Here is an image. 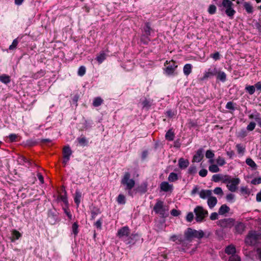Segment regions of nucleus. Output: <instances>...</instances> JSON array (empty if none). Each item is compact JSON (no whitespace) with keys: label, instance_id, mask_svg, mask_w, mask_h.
<instances>
[{"label":"nucleus","instance_id":"f257e3e1","mask_svg":"<svg viewBox=\"0 0 261 261\" xmlns=\"http://www.w3.org/2000/svg\"><path fill=\"white\" fill-rule=\"evenodd\" d=\"M222 2L221 4H217L219 8H221V10L223 11L226 15L230 18H233L236 11L233 8V4L230 0H222Z\"/></svg>","mask_w":261,"mask_h":261},{"label":"nucleus","instance_id":"f03ea898","mask_svg":"<svg viewBox=\"0 0 261 261\" xmlns=\"http://www.w3.org/2000/svg\"><path fill=\"white\" fill-rule=\"evenodd\" d=\"M153 210L155 213L159 215L161 217L165 218L168 216V208L164 205V202L161 200H158L155 204Z\"/></svg>","mask_w":261,"mask_h":261},{"label":"nucleus","instance_id":"7ed1b4c3","mask_svg":"<svg viewBox=\"0 0 261 261\" xmlns=\"http://www.w3.org/2000/svg\"><path fill=\"white\" fill-rule=\"evenodd\" d=\"M184 236L192 241L193 238L200 239L203 238L204 232L202 230H196L191 228H188L184 232Z\"/></svg>","mask_w":261,"mask_h":261},{"label":"nucleus","instance_id":"20e7f679","mask_svg":"<svg viewBox=\"0 0 261 261\" xmlns=\"http://www.w3.org/2000/svg\"><path fill=\"white\" fill-rule=\"evenodd\" d=\"M261 239V234L255 231H249L245 239V243L248 245H255Z\"/></svg>","mask_w":261,"mask_h":261},{"label":"nucleus","instance_id":"39448f33","mask_svg":"<svg viewBox=\"0 0 261 261\" xmlns=\"http://www.w3.org/2000/svg\"><path fill=\"white\" fill-rule=\"evenodd\" d=\"M130 175L129 172H125L123 178L121 179L122 185L125 186V190H128V194L132 195L130 190L133 188L135 185V181L133 179H130Z\"/></svg>","mask_w":261,"mask_h":261},{"label":"nucleus","instance_id":"423d86ee","mask_svg":"<svg viewBox=\"0 0 261 261\" xmlns=\"http://www.w3.org/2000/svg\"><path fill=\"white\" fill-rule=\"evenodd\" d=\"M194 212L195 214V219L197 222H201L208 215L207 210L203 208L201 206H197L194 208Z\"/></svg>","mask_w":261,"mask_h":261},{"label":"nucleus","instance_id":"0eeeda50","mask_svg":"<svg viewBox=\"0 0 261 261\" xmlns=\"http://www.w3.org/2000/svg\"><path fill=\"white\" fill-rule=\"evenodd\" d=\"M192 240L190 239H188L186 237H182L179 242H176V244L180 245L178 248V250L181 252H186L191 246Z\"/></svg>","mask_w":261,"mask_h":261},{"label":"nucleus","instance_id":"6e6552de","mask_svg":"<svg viewBox=\"0 0 261 261\" xmlns=\"http://www.w3.org/2000/svg\"><path fill=\"white\" fill-rule=\"evenodd\" d=\"M217 74V69L216 67H211L205 71L202 77L199 78L200 81H204L208 78H211Z\"/></svg>","mask_w":261,"mask_h":261},{"label":"nucleus","instance_id":"1a4fd4ad","mask_svg":"<svg viewBox=\"0 0 261 261\" xmlns=\"http://www.w3.org/2000/svg\"><path fill=\"white\" fill-rule=\"evenodd\" d=\"M234 221L232 218H225L219 220L217 224L222 228H231L234 225Z\"/></svg>","mask_w":261,"mask_h":261},{"label":"nucleus","instance_id":"9d476101","mask_svg":"<svg viewBox=\"0 0 261 261\" xmlns=\"http://www.w3.org/2000/svg\"><path fill=\"white\" fill-rule=\"evenodd\" d=\"M151 30V29L149 23H145V25L144 28V34L141 38V41L145 44H147L150 41L148 36L150 35Z\"/></svg>","mask_w":261,"mask_h":261},{"label":"nucleus","instance_id":"9b49d317","mask_svg":"<svg viewBox=\"0 0 261 261\" xmlns=\"http://www.w3.org/2000/svg\"><path fill=\"white\" fill-rule=\"evenodd\" d=\"M166 64L168 65L165 69L166 73L167 75L172 74L174 73L176 68H177V65H176V63L173 60L169 62H168V61H167L165 63V66Z\"/></svg>","mask_w":261,"mask_h":261},{"label":"nucleus","instance_id":"f8f14e48","mask_svg":"<svg viewBox=\"0 0 261 261\" xmlns=\"http://www.w3.org/2000/svg\"><path fill=\"white\" fill-rule=\"evenodd\" d=\"M240 182V180L239 178H232V180L226 185L228 189L231 192H234L238 189V186Z\"/></svg>","mask_w":261,"mask_h":261},{"label":"nucleus","instance_id":"ddd939ff","mask_svg":"<svg viewBox=\"0 0 261 261\" xmlns=\"http://www.w3.org/2000/svg\"><path fill=\"white\" fill-rule=\"evenodd\" d=\"M130 234V229L127 226L119 229L117 231V236L119 238L128 237Z\"/></svg>","mask_w":261,"mask_h":261},{"label":"nucleus","instance_id":"4468645a","mask_svg":"<svg viewBox=\"0 0 261 261\" xmlns=\"http://www.w3.org/2000/svg\"><path fill=\"white\" fill-rule=\"evenodd\" d=\"M203 149L202 148L198 149L193 156V161L195 162H200L203 158Z\"/></svg>","mask_w":261,"mask_h":261},{"label":"nucleus","instance_id":"2eb2a0df","mask_svg":"<svg viewBox=\"0 0 261 261\" xmlns=\"http://www.w3.org/2000/svg\"><path fill=\"white\" fill-rule=\"evenodd\" d=\"M199 194L201 198L203 199H208L212 196V191L210 190H202L199 192Z\"/></svg>","mask_w":261,"mask_h":261},{"label":"nucleus","instance_id":"dca6fc26","mask_svg":"<svg viewBox=\"0 0 261 261\" xmlns=\"http://www.w3.org/2000/svg\"><path fill=\"white\" fill-rule=\"evenodd\" d=\"M160 188L162 191L168 192L172 190L173 186L170 185L168 182L164 181L161 184Z\"/></svg>","mask_w":261,"mask_h":261},{"label":"nucleus","instance_id":"f3484780","mask_svg":"<svg viewBox=\"0 0 261 261\" xmlns=\"http://www.w3.org/2000/svg\"><path fill=\"white\" fill-rule=\"evenodd\" d=\"M82 196V193L79 190H76L75 191V193L74 201V202L75 203L77 207L79 206V205L81 203Z\"/></svg>","mask_w":261,"mask_h":261},{"label":"nucleus","instance_id":"a211bd4d","mask_svg":"<svg viewBox=\"0 0 261 261\" xmlns=\"http://www.w3.org/2000/svg\"><path fill=\"white\" fill-rule=\"evenodd\" d=\"M217 201L216 197L211 196L207 199V205L212 209L217 204Z\"/></svg>","mask_w":261,"mask_h":261},{"label":"nucleus","instance_id":"6ab92c4d","mask_svg":"<svg viewBox=\"0 0 261 261\" xmlns=\"http://www.w3.org/2000/svg\"><path fill=\"white\" fill-rule=\"evenodd\" d=\"M236 232L238 233H242L245 228V224L242 222H238L235 225Z\"/></svg>","mask_w":261,"mask_h":261},{"label":"nucleus","instance_id":"aec40b11","mask_svg":"<svg viewBox=\"0 0 261 261\" xmlns=\"http://www.w3.org/2000/svg\"><path fill=\"white\" fill-rule=\"evenodd\" d=\"M147 190V184L146 182L142 184L141 185L138 186L136 191L137 192L140 193L141 194L145 193Z\"/></svg>","mask_w":261,"mask_h":261},{"label":"nucleus","instance_id":"412c9836","mask_svg":"<svg viewBox=\"0 0 261 261\" xmlns=\"http://www.w3.org/2000/svg\"><path fill=\"white\" fill-rule=\"evenodd\" d=\"M189 164V161L183 158H180L178 160V166L180 169L186 168Z\"/></svg>","mask_w":261,"mask_h":261},{"label":"nucleus","instance_id":"4be33fe9","mask_svg":"<svg viewBox=\"0 0 261 261\" xmlns=\"http://www.w3.org/2000/svg\"><path fill=\"white\" fill-rule=\"evenodd\" d=\"M230 211V208L226 204H223L219 208L218 211V214L221 215L225 214L228 213Z\"/></svg>","mask_w":261,"mask_h":261},{"label":"nucleus","instance_id":"5701e85b","mask_svg":"<svg viewBox=\"0 0 261 261\" xmlns=\"http://www.w3.org/2000/svg\"><path fill=\"white\" fill-rule=\"evenodd\" d=\"M225 251L227 254L233 255L236 254V249L233 245H230L226 247Z\"/></svg>","mask_w":261,"mask_h":261},{"label":"nucleus","instance_id":"b1692460","mask_svg":"<svg viewBox=\"0 0 261 261\" xmlns=\"http://www.w3.org/2000/svg\"><path fill=\"white\" fill-rule=\"evenodd\" d=\"M217 78L222 82H224L226 80V74L223 71L217 70Z\"/></svg>","mask_w":261,"mask_h":261},{"label":"nucleus","instance_id":"393cba45","mask_svg":"<svg viewBox=\"0 0 261 261\" xmlns=\"http://www.w3.org/2000/svg\"><path fill=\"white\" fill-rule=\"evenodd\" d=\"M72 154V150L69 146H65L63 150V157H70Z\"/></svg>","mask_w":261,"mask_h":261},{"label":"nucleus","instance_id":"a878e982","mask_svg":"<svg viewBox=\"0 0 261 261\" xmlns=\"http://www.w3.org/2000/svg\"><path fill=\"white\" fill-rule=\"evenodd\" d=\"M101 213L99 208L96 207H93L91 211V219L94 220L96 217Z\"/></svg>","mask_w":261,"mask_h":261},{"label":"nucleus","instance_id":"bb28decb","mask_svg":"<svg viewBox=\"0 0 261 261\" xmlns=\"http://www.w3.org/2000/svg\"><path fill=\"white\" fill-rule=\"evenodd\" d=\"M214 156H215V154H214V153L213 152V151L212 150H207L206 151L205 157L207 159H210L209 162L210 163H214L213 158L214 157Z\"/></svg>","mask_w":261,"mask_h":261},{"label":"nucleus","instance_id":"cd10ccee","mask_svg":"<svg viewBox=\"0 0 261 261\" xmlns=\"http://www.w3.org/2000/svg\"><path fill=\"white\" fill-rule=\"evenodd\" d=\"M192 66L190 64H186L183 68L184 73L186 75H189L192 72Z\"/></svg>","mask_w":261,"mask_h":261},{"label":"nucleus","instance_id":"c85d7f7f","mask_svg":"<svg viewBox=\"0 0 261 261\" xmlns=\"http://www.w3.org/2000/svg\"><path fill=\"white\" fill-rule=\"evenodd\" d=\"M103 101V100L101 97H96L94 98L92 105L94 107H97L100 106Z\"/></svg>","mask_w":261,"mask_h":261},{"label":"nucleus","instance_id":"c756f323","mask_svg":"<svg viewBox=\"0 0 261 261\" xmlns=\"http://www.w3.org/2000/svg\"><path fill=\"white\" fill-rule=\"evenodd\" d=\"M0 81L5 84H8L10 82V77L7 74H2L0 75Z\"/></svg>","mask_w":261,"mask_h":261},{"label":"nucleus","instance_id":"7c9ffc66","mask_svg":"<svg viewBox=\"0 0 261 261\" xmlns=\"http://www.w3.org/2000/svg\"><path fill=\"white\" fill-rule=\"evenodd\" d=\"M174 133L171 129H169L166 134L165 138L168 141H173L174 138Z\"/></svg>","mask_w":261,"mask_h":261},{"label":"nucleus","instance_id":"2f4dec72","mask_svg":"<svg viewBox=\"0 0 261 261\" xmlns=\"http://www.w3.org/2000/svg\"><path fill=\"white\" fill-rule=\"evenodd\" d=\"M106 53L102 51L96 57V59L99 64H101L106 59Z\"/></svg>","mask_w":261,"mask_h":261},{"label":"nucleus","instance_id":"473e14b6","mask_svg":"<svg viewBox=\"0 0 261 261\" xmlns=\"http://www.w3.org/2000/svg\"><path fill=\"white\" fill-rule=\"evenodd\" d=\"M243 6L248 13H252L253 12V8L250 3L245 2L243 4Z\"/></svg>","mask_w":261,"mask_h":261},{"label":"nucleus","instance_id":"72a5a7b5","mask_svg":"<svg viewBox=\"0 0 261 261\" xmlns=\"http://www.w3.org/2000/svg\"><path fill=\"white\" fill-rule=\"evenodd\" d=\"M182 237H183L182 236L181 234H178V235L173 234L170 237V240H171L174 242H175L176 243V242H179L180 241L182 238Z\"/></svg>","mask_w":261,"mask_h":261},{"label":"nucleus","instance_id":"f704fd0d","mask_svg":"<svg viewBox=\"0 0 261 261\" xmlns=\"http://www.w3.org/2000/svg\"><path fill=\"white\" fill-rule=\"evenodd\" d=\"M79 144L82 146H85L87 145L88 141L85 137H81L77 138Z\"/></svg>","mask_w":261,"mask_h":261},{"label":"nucleus","instance_id":"c9c22d12","mask_svg":"<svg viewBox=\"0 0 261 261\" xmlns=\"http://www.w3.org/2000/svg\"><path fill=\"white\" fill-rule=\"evenodd\" d=\"M246 164L251 167L253 169H256L257 168V165L256 163L250 158H248L246 160Z\"/></svg>","mask_w":261,"mask_h":261},{"label":"nucleus","instance_id":"e433bc0d","mask_svg":"<svg viewBox=\"0 0 261 261\" xmlns=\"http://www.w3.org/2000/svg\"><path fill=\"white\" fill-rule=\"evenodd\" d=\"M142 105L143 108L149 109L152 105V102L150 100L145 98L142 101Z\"/></svg>","mask_w":261,"mask_h":261},{"label":"nucleus","instance_id":"4c0bfd02","mask_svg":"<svg viewBox=\"0 0 261 261\" xmlns=\"http://www.w3.org/2000/svg\"><path fill=\"white\" fill-rule=\"evenodd\" d=\"M168 179L170 182H174L178 179L177 174L174 172H171L168 178Z\"/></svg>","mask_w":261,"mask_h":261},{"label":"nucleus","instance_id":"58836bf2","mask_svg":"<svg viewBox=\"0 0 261 261\" xmlns=\"http://www.w3.org/2000/svg\"><path fill=\"white\" fill-rule=\"evenodd\" d=\"M216 10L217 7L215 5H210L207 9V12L211 15L215 14Z\"/></svg>","mask_w":261,"mask_h":261},{"label":"nucleus","instance_id":"ea45409f","mask_svg":"<svg viewBox=\"0 0 261 261\" xmlns=\"http://www.w3.org/2000/svg\"><path fill=\"white\" fill-rule=\"evenodd\" d=\"M79 225L77 222L73 223L72 226V231L74 234V236H76L77 233H79Z\"/></svg>","mask_w":261,"mask_h":261},{"label":"nucleus","instance_id":"a19ab883","mask_svg":"<svg viewBox=\"0 0 261 261\" xmlns=\"http://www.w3.org/2000/svg\"><path fill=\"white\" fill-rule=\"evenodd\" d=\"M208 170L212 173L218 172L220 171V169L217 165L213 164L209 166Z\"/></svg>","mask_w":261,"mask_h":261},{"label":"nucleus","instance_id":"79ce46f5","mask_svg":"<svg viewBox=\"0 0 261 261\" xmlns=\"http://www.w3.org/2000/svg\"><path fill=\"white\" fill-rule=\"evenodd\" d=\"M12 233L13 238V239H12V241H14L15 240H18L21 236V233L16 230H13Z\"/></svg>","mask_w":261,"mask_h":261},{"label":"nucleus","instance_id":"37998d69","mask_svg":"<svg viewBox=\"0 0 261 261\" xmlns=\"http://www.w3.org/2000/svg\"><path fill=\"white\" fill-rule=\"evenodd\" d=\"M117 202L119 204H125V198L123 195L119 194L117 199Z\"/></svg>","mask_w":261,"mask_h":261},{"label":"nucleus","instance_id":"c03bdc74","mask_svg":"<svg viewBox=\"0 0 261 261\" xmlns=\"http://www.w3.org/2000/svg\"><path fill=\"white\" fill-rule=\"evenodd\" d=\"M236 148L238 153L243 154L245 150V148L240 144H237Z\"/></svg>","mask_w":261,"mask_h":261},{"label":"nucleus","instance_id":"a18cd8bd","mask_svg":"<svg viewBox=\"0 0 261 261\" xmlns=\"http://www.w3.org/2000/svg\"><path fill=\"white\" fill-rule=\"evenodd\" d=\"M245 90L249 94L252 95L255 92V87L254 86H247L245 87Z\"/></svg>","mask_w":261,"mask_h":261},{"label":"nucleus","instance_id":"49530a36","mask_svg":"<svg viewBox=\"0 0 261 261\" xmlns=\"http://www.w3.org/2000/svg\"><path fill=\"white\" fill-rule=\"evenodd\" d=\"M216 162L217 164L220 166H222L226 164L225 160L220 156L218 157L216 160Z\"/></svg>","mask_w":261,"mask_h":261},{"label":"nucleus","instance_id":"de8ad7c7","mask_svg":"<svg viewBox=\"0 0 261 261\" xmlns=\"http://www.w3.org/2000/svg\"><path fill=\"white\" fill-rule=\"evenodd\" d=\"M45 74V71L44 70H41L40 71H38V72L35 73L33 75V77L34 79H38L42 76H43Z\"/></svg>","mask_w":261,"mask_h":261},{"label":"nucleus","instance_id":"09e8293b","mask_svg":"<svg viewBox=\"0 0 261 261\" xmlns=\"http://www.w3.org/2000/svg\"><path fill=\"white\" fill-rule=\"evenodd\" d=\"M222 179L223 183L226 184L227 185L232 180V178H231L229 175H225L222 177Z\"/></svg>","mask_w":261,"mask_h":261},{"label":"nucleus","instance_id":"8fccbe9b","mask_svg":"<svg viewBox=\"0 0 261 261\" xmlns=\"http://www.w3.org/2000/svg\"><path fill=\"white\" fill-rule=\"evenodd\" d=\"M86 72V68L84 66H81L78 70V75L82 76H83Z\"/></svg>","mask_w":261,"mask_h":261},{"label":"nucleus","instance_id":"3c124183","mask_svg":"<svg viewBox=\"0 0 261 261\" xmlns=\"http://www.w3.org/2000/svg\"><path fill=\"white\" fill-rule=\"evenodd\" d=\"M222 176L220 174H214L212 176V180L215 182H218L222 179Z\"/></svg>","mask_w":261,"mask_h":261},{"label":"nucleus","instance_id":"603ef678","mask_svg":"<svg viewBox=\"0 0 261 261\" xmlns=\"http://www.w3.org/2000/svg\"><path fill=\"white\" fill-rule=\"evenodd\" d=\"M18 42L17 39L13 40L12 43L10 45L9 49L10 50H13L15 49L18 45Z\"/></svg>","mask_w":261,"mask_h":261},{"label":"nucleus","instance_id":"864d4df0","mask_svg":"<svg viewBox=\"0 0 261 261\" xmlns=\"http://www.w3.org/2000/svg\"><path fill=\"white\" fill-rule=\"evenodd\" d=\"M228 261H241V258L238 255L233 254L229 257Z\"/></svg>","mask_w":261,"mask_h":261},{"label":"nucleus","instance_id":"5fc2aeb1","mask_svg":"<svg viewBox=\"0 0 261 261\" xmlns=\"http://www.w3.org/2000/svg\"><path fill=\"white\" fill-rule=\"evenodd\" d=\"M254 120L257 123L258 125L261 127V116L258 113L255 115Z\"/></svg>","mask_w":261,"mask_h":261},{"label":"nucleus","instance_id":"6e6d98bb","mask_svg":"<svg viewBox=\"0 0 261 261\" xmlns=\"http://www.w3.org/2000/svg\"><path fill=\"white\" fill-rule=\"evenodd\" d=\"M234 103L231 101H229L226 105V108L227 109L231 110L232 111L235 110V107Z\"/></svg>","mask_w":261,"mask_h":261},{"label":"nucleus","instance_id":"4d7b16f0","mask_svg":"<svg viewBox=\"0 0 261 261\" xmlns=\"http://www.w3.org/2000/svg\"><path fill=\"white\" fill-rule=\"evenodd\" d=\"M197 172V169L195 166H191L188 169V173L191 174H194Z\"/></svg>","mask_w":261,"mask_h":261},{"label":"nucleus","instance_id":"13d9d810","mask_svg":"<svg viewBox=\"0 0 261 261\" xmlns=\"http://www.w3.org/2000/svg\"><path fill=\"white\" fill-rule=\"evenodd\" d=\"M256 124L254 122H251L247 126V129L248 131H252L255 127Z\"/></svg>","mask_w":261,"mask_h":261},{"label":"nucleus","instance_id":"bf43d9fd","mask_svg":"<svg viewBox=\"0 0 261 261\" xmlns=\"http://www.w3.org/2000/svg\"><path fill=\"white\" fill-rule=\"evenodd\" d=\"M241 192L244 195H249L250 192L246 187H242L240 189Z\"/></svg>","mask_w":261,"mask_h":261},{"label":"nucleus","instance_id":"052dcab7","mask_svg":"<svg viewBox=\"0 0 261 261\" xmlns=\"http://www.w3.org/2000/svg\"><path fill=\"white\" fill-rule=\"evenodd\" d=\"M251 184L254 185L261 184V176L252 179L251 181Z\"/></svg>","mask_w":261,"mask_h":261},{"label":"nucleus","instance_id":"680f3d73","mask_svg":"<svg viewBox=\"0 0 261 261\" xmlns=\"http://www.w3.org/2000/svg\"><path fill=\"white\" fill-rule=\"evenodd\" d=\"M210 57L215 61L218 60L220 58V55L219 52H216L213 54H211Z\"/></svg>","mask_w":261,"mask_h":261},{"label":"nucleus","instance_id":"e2e57ef3","mask_svg":"<svg viewBox=\"0 0 261 261\" xmlns=\"http://www.w3.org/2000/svg\"><path fill=\"white\" fill-rule=\"evenodd\" d=\"M214 192L217 195H222L223 194L222 189L220 187H217L214 190Z\"/></svg>","mask_w":261,"mask_h":261},{"label":"nucleus","instance_id":"0e129e2a","mask_svg":"<svg viewBox=\"0 0 261 261\" xmlns=\"http://www.w3.org/2000/svg\"><path fill=\"white\" fill-rule=\"evenodd\" d=\"M194 218V215L193 213H189L186 216V220L188 222H191Z\"/></svg>","mask_w":261,"mask_h":261},{"label":"nucleus","instance_id":"69168bd1","mask_svg":"<svg viewBox=\"0 0 261 261\" xmlns=\"http://www.w3.org/2000/svg\"><path fill=\"white\" fill-rule=\"evenodd\" d=\"M101 224H102V219H99L94 223V226L96 228H97L99 229H101Z\"/></svg>","mask_w":261,"mask_h":261},{"label":"nucleus","instance_id":"338daca9","mask_svg":"<svg viewBox=\"0 0 261 261\" xmlns=\"http://www.w3.org/2000/svg\"><path fill=\"white\" fill-rule=\"evenodd\" d=\"M18 162L20 164H24V163L28 162V159L25 157L22 156L19 158Z\"/></svg>","mask_w":261,"mask_h":261},{"label":"nucleus","instance_id":"774afa93","mask_svg":"<svg viewBox=\"0 0 261 261\" xmlns=\"http://www.w3.org/2000/svg\"><path fill=\"white\" fill-rule=\"evenodd\" d=\"M207 174V170L205 169H201L199 172V174L201 177H205Z\"/></svg>","mask_w":261,"mask_h":261}]
</instances>
